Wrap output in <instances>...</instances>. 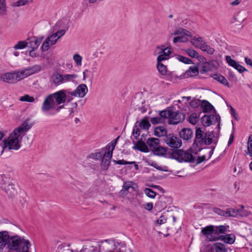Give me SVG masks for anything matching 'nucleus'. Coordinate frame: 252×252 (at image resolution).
<instances>
[{"instance_id":"obj_30","label":"nucleus","mask_w":252,"mask_h":252,"mask_svg":"<svg viewBox=\"0 0 252 252\" xmlns=\"http://www.w3.org/2000/svg\"><path fill=\"white\" fill-rule=\"evenodd\" d=\"M214 225H209L203 228L201 230V233L209 241V237L211 236L212 232L214 231Z\"/></svg>"},{"instance_id":"obj_41","label":"nucleus","mask_w":252,"mask_h":252,"mask_svg":"<svg viewBox=\"0 0 252 252\" xmlns=\"http://www.w3.org/2000/svg\"><path fill=\"white\" fill-rule=\"evenodd\" d=\"M102 149L96 153H91L87 156L88 158H92L95 160L100 159L103 156Z\"/></svg>"},{"instance_id":"obj_44","label":"nucleus","mask_w":252,"mask_h":252,"mask_svg":"<svg viewBox=\"0 0 252 252\" xmlns=\"http://www.w3.org/2000/svg\"><path fill=\"white\" fill-rule=\"evenodd\" d=\"M171 110L170 108L167 109V110H164L161 111L159 113V116L162 119L168 118L169 119L170 113Z\"/></svg>"},{"instance_id":"obj_20","label":"nucleus","mask_w":252,"mask_h":252,"mask_svg":"<svg viewBox=\"0 0 252 252\" xmlns=\"http://www.w3.org/2000/svg\"><path fill=\"white\" fill-rule=\"evenodd\" d=\"M167 152V148L158 146L156 149L153 150V153L154 155L163 157L166 158H168L167 156H168V153Z\"/></svg>"},{"instance_id":"obj_6","label":"nucleus","mask_w":252,"mask_h":252,"mask_svg":"<svg viewBox=\"0 0 252 252\" xmlns=\"http://www.w3.org/2000/svg\"><path fill=\"white\" fill-rule=\"evenodd\" d=\"M170 114V117L168 120V123L169 125H177L183 122L186 118L185 114L179 111H173L171 110Z\"/></svg>"},{"instance_id":"obj_22","label":"nucleus","mask_w":252,"mask_h":252,"mask_svg":"<svg viewBox=\"0 0 252 252\" xmlns=\"http://www.w3.org/2000/svg\"><path fill=\"white\" fill-rule=\"evenodd\" d=\"M9 238V234L7 231H2L0 232V249L7 246L8 239Z\"/></svg>"},{"instance_id":"obj_16","label":"nucleus","mask_w":252,"mask_h":252,"mask_svg":"<svg viewBox=\"0 0 252 252\" xmlns=\"http://www.w3.org/2000/svg\"><path fill=\"white\" fill-rule=\"evenodd\" d=\"M192 154H193L192 152L189 151L188 150L186 151L185 155H184L183 158H176L173 157V156H171V157L172 158V159H175L179 162H182L184 161L186 162L193 163L194 162L195 158L192 156Z\"/></svg>"},{"instance_id":"obj_4","label":"nucleus","mask_w":252,"mask_h":252,"mask_svg":"<svg viewBox=\"0 0 252 252\" xmlns=\"http://www.w3.org/2000/svg\"><path fill=\"white\" fill-rule=\"evenodd\" d=\"M151 126L148 117H145L140 121H137L134 124L132 131V134L134 139L138 140L140 134L141 128L143 130H148Z\"/></svg>"},{"instance_id":"obj_18","label":"nucleus","mask_w":252,"mask_h":252,"mask_svg":"<svg viewBox=\"0 0 252 252\" xmlns=\"http://www.w3.org/2000/svg\"><path fill=\"white\" fill-rule=\"evenodd\" d=\"M169 197H166L164 196H160L159 200L155 204V207L158 211H161L167 207V202L169 201Z\"/></svg>"},{"instance_id":"obj_45","label":"nucleus","mask_w":252,"mask_h":252,"mask_svg":"<svg viewBox=\"0 0 252 252\" xmlns=\"http://www.w3.org/2000/svg\"><path fill=\"white\" fill-rule=\"evenodd\" d=\"M176 58L179 61L185 63V64H190V63H194L191 60L184 57L182 55H176Z\"/></svg>"},{"instance_id":"obj_32","label":"nucleus","mask_w":252,"mask_h":252,"mask_svg":"<svg viewBox=\"0 0 252 252\" xmlns=\"http://www.w3.org/2000/svg\"><path fill=\"white\" fill-rule=\"evenodd\" d=\"M120 136H118L116 139L112 140L110 143L107 144L105 148L102 149V151L106 152H112V155H113V151L115 149L116 145L117 143V141L119 139Z\"/></svg>"},{"instance_id":"obj_27","label":"nucleus","mask_w":252,"mask_h":252,"mask_svg":"<svg viewBox=\"0 0 252 252\" xmlns=\"http://www.w3.org/2000/svg\"><path fill=\"white\" fill-rule=\"evenodd\" d=\"M211 77L215 80H217L221 84L227 87L228 88L230 87V85L228 82L226 78L223 76L222 75L220 74H214L211 75Z\"/></svg>"},{"instance_id":"obj_26","label":"nucleus","mask_w":252,"mask_h":252,"mask_svg":"<svg viewBox=\"0 0 252 252\" xmlns=\"http://www.w3.org/2000/svg\"><path fill=\"white\" fill-rule=\"evenodd\" d=\"M40 43L41 40H38V39L36 37L33 36L32 37L30 41L28 42V46L32 48V51H34L37 49Z\"/></svg>"},{"instance_id":"obj_61","label":"nucleus","mask_w":252,"mask_h":252,"mask_svg":"<svg viewBox=\"0 0 252 252\" xmlns=\"http://www.w3.org/2000/svg\"><path fill=\"white\" fill-rule=\"evenodd\" d=\"M57 37V33H53L51 34L49 37L47 38H49V41H50L51 45H54L58 40V38H56Z\"/></svg>"},{"instance_id":"obj_14","label":"nucleus","mask_w":252,"mask_h":252,"mask_svg":"<svg viewBox=\"0 0 252 252\" xmlns=\"http://www.w3.org/2000/svg\"><path fill=\"white\" fill-rule=\"evenodd\" d=\"M225 60L227 63L231 66H232L235 69L237 70L240 73H243L245 71H247V69L244 66L240 65L237 62L233 60L229 56L225 57Z\"/></svg>"},{"instance_id":"obj_24","label":"nucleus","mask_w":252,"mask_h":252,"mask_svg":"<svg viewBox=\"0 0 252 252\" xmlns=\"http://www.w3.org/2000/svg\"><path fill=\"white\" fill-rule=\"evenodd\" d=\"M201 107L203 113H209L212 110H214L216 112L214 107L207 100H203L201 101Z\"/></svg>"},{"instance_id":"obj_53","label":"nucleus","mask_w":252,"mask_h":252,"mask_svg":"<svg viewBox=\"0 0 252 252\" xmlns=\"http://www.w3.org/2000/svg\"><path fill=\"white\" fill-rule=\"evenodd\" d=\"M29 2L28 0H19L18 1H15L12 4V6L15 7H19L21 6H23L26 5Z\"/></svg>"},{"instance_id":"obj_37","label":"nucleus","mask_w":252,"mask_h":252,"mask_svg":"<svg viewBox=\"0 0 252 252\" xmlns=\"http://www.w3.org/2000/svg\"><path fill=\"white\" fill-rule=\"evenodd\" d=\"M77 77V75H76L75 74H62L63 82V83H64L66 82L72 81L74 79L76 78Z\"/></svg>"},{"instance_id":"obj_9","label":"nucleus","mask_w":252,"mask_h":252,"mask_svg":"<svg viewBox=\"0 0 252 252\" xmlns=\"http://www.w3.org/2000/svg\"><path fill=\"white\" fill-rule=\"evenodd\" d=\"M201 123L204 126H209L215 124L216 121H220V117L219 114L204 115L201 119Z\"/></svg>"},{"instance_id":"obj_59","label":"nucleus","mask_w":252,"mask_h":252,"mask_svg":"<svg viewBox=\"0 0 252 252\" xmlns=\"http://www.w3.org/2000/svg\"><path fill=\"white\" fill-rule=\"evenodd\" d=\"M163 121V120L160 117H153L151 119V122L153 125L162 123Z\"/></svg>"},{"instance_id":"obj_13","label":"nucleus","mask_w":252,"mask_h":252,"mask_svg":"<svg viewBox=\"0 0 252 252\" xmlns=\"http://www.w3.org/2000/svg\"><path fill=\"white\" fill-rule=\"evenodd\" d=\"M36 66H33L17 71L20 81L33 74L36 71Z\"/></svg>"},{"instance_id":"obj_28","label":"nucleus","mask_w":252,"mask_h":252,"mask_svg":"<svg viewBox=\"0 0 252 252\" xmlns=\"http://www.w3.org/2000/svg\"><path fill=\"white\" fill-rule=\"evenodd\" d=\"M146 143L153 152V150L156 149L159 145V139L158 138H149L147 139Z\"/></svg>"},{"instance_id":"obj_43","label":"nucleus","mask_w":252,"mask_h":252,"mask_svg":"<svg viewBox=\"0 0 252 252\" xmlns=\"http://www.w3.org/2000/svg\"><path fill=\"white\" fill-rule=\"evenodd\" d=\"M204 132L200 127H196L194 140H198L204 138Z\"/></svg>"},{"instance_id":"obj_56","label":"nucleus","mask_w":252,"mask_h":252,"mask_svg":"<svg viewBox=\"0 0 252 252\" xmlns=\"http://www.w3.org/2000/svg\"><path fill=\"white\" fill-rule=\"evenodd\" d=\"M145 103V100L141 98L140 103H141V106L140 107H137L136 109H138V110L140 111L142 113H145L147 110V107L145 106V105H144V103Z\"/></svg>"},{"instance_id":"obj_25","label":"nucleus","mask_w":252,"mask_h":252,"mask_svg":"<svg viewBox=\"0 0 252 252\" xmlns=\"http://www.w3.org/2000/svg\"><path fill=\"white\" fill-rule=\"evenodd\" d=\"M186 151H184L182 149H175L174 150H173V151L172 152H169L168 153V156H167L168 158H172L171 156H173V157L176 158H183L184 155H185Z\"/></svg>"},{"instance_id":"obj_2","label":"nucleus","mask_w":252,"mask_h":252,"mask_svg":"<svg viewBox=\"0 0 252 252\" xmlns=\"http://www.w3.org/2000/svg\"><path fill=\"white\" fill-rule=\"evenodd\" d=\"M66 94H69V92L62 90L48 95L42 103V111L44 112L50 111L52 107L53 104L55 103L54 99L57 105L64 103L67 99Z\"/></svg>"},{"instance_id":"obj_60","label":"nucleus","mask_w":252,"mask_h":252,"mask_svg":"<svg viewBox=\"0 0 252 252\" xmlns=\"http://www.w3.org/2000/svg\"><path fill=\"white\" fill-rule=\"evenodd\" d=\"M217 231L220 234H224L226 231V227L225 225H219L215 226Z\"/></svg>"},{"instance_id":"obj_49","label":"nucleus","mask_w":252,"mask_h":252,"mask_svg":"<svg viewBox=\"0 0 252 252\" xmlns=\"http://www.w3.org/2000/svg\"><path fill=\"white\" fill-rule=\"evenodd\" d=\"M144 191L147 196L151 198H154L157 195L156 192L150 188H146Z\"/></svg>"},{"instance_id":"obj_52","label":"nucleus","mask_w":252,"mask_h":252,"mask_svg":"<svg viewBox=\"0 0 252 252\" xmlns=\"http://www.w3.org/2000/svg\"><path fill=\"white\" fill-rule=\"evenodd\" d=\"M141 99H138L136 98H135L131 102V105L135 110H138V109H136L137 107H140L141 106V103H140Z\"/></svg>"},{"instance_id":"obj_39","label":"nucleus","mask_w":252,"mask_h":252,"mask_svg":"<svg viewBox=\"0 0 252 252\" xmlns=\"http://www.w3.org/2000/svg\"><path fill=\"white\" fill-rule=\"evenodd\" d=\"M222 235H220L218 231H217L215 227H214V231L212 232V234L211 236L209 237L210 241H216L218 240H220V238H221V236Z\"/></svg>"},{"instance_id":"obj_36","label":"nucleus","mask_w":252,"mask_h":252,"mask_svg":"<svg viewBox=\"0 0 252 252\" xmlns=\"http://www.w3.org/2000/svg\"><path fill=\"white\" fill-rule=\"evenodd\" d=\"M157 68L161 75H166L167 73V66L161 62H157Z\"/></svg>"},{"instance_id":"obj_1","label":"nucleus","mask_w":252,"mask_h":252,"mask_svg":"<svg viewBox=\"0 0 252 252\" xmlns=\"http://www.w3.org/2000/svg\"><path fill=\"white\" fill-rule=\"evenodd\" d=\"M28 120L24 121L20 126L14 129L7 139L3 140L1 154L6 148H8L9 150H17L20 149L21 147L19 140L20 134L27 132L32 127V126L28 124Z\"/></svg>"},{"instance_id":"obj_15","label":"nucleus","mask_w":252,"mask_h":252,"mask_svg":"<svg viewBox=\"0 0 252 252\" xmlns=\"http://www.w3.org/2000/svg\"><path fill=\"white\" fill-rule=\"evenodd\" d=\"M241 208L240 209H238L236 208H230V211L232 217H247L249 215V213L248 211L245 210L244 208V206L243 205L241 206Z\"/></svg>"},{"instance_id":"obj_23","label":"nucleus","mask_w":252,"mask_h":252,"mask_svg":"<svg viewBox=\"0 0 252 252\" xmlns=\"http://www.w3.org/2000/svg\"><path fill=\"white\" fill-rule=\"evenodd\" d=\"M167 130L164 126H158L154 128V135L160 137L162 136H166L167 135Z\"/></svg>"},{"instance_id":"obj_29","label":"nucleus","mask_w":252,"mask_h":252,"mask_svg":"<svg viewBox=\"0 0 252 252\" xmlns=\"http://www.w3.org/2000/svg\"><path fill=\"white\" fill-rule=\"evenodd\" d=\"M220 240L223 241L224 243L229 244H233L235 241V236L233 234H228L221 236Z\"/></svg>"},{"instance_id":"obj_5","label":"nucleus","mask_w":252,"mask_h":252,"mask_svg":"<svg viewBox=\"0 0 252 252\" xmlns=\"http://www.w3.org/2000/svg\"><path fill=\"white\" fill-rule=\"evenodd\" d=\"M164 140V142L173 150L179 149L182 145V140L172 133L168 134Z\"/></svg>"},{"instance_id":"obj_3","label":"nucleus","mask_w":252,"mask_h":252,"mask_svg":"<svg viewBox=\"0 0 252 252\" xmlns=\"http://www.w3.org/2000/svg\"><path fill=\"white\" fill-rule=\"evenodd\" d=\"M31 247L30 242L18 235L10 236L8 239L7 248L16 252H30Z\"/></svg>"},{"instance_id":"obj_51","label":"nucleus","mask_w":252,"mask_h":252,"mask_svg":"<svg viewBox=\"0 0 252 252\" xmlns=\"http://www.w3.org/2000/svg\"><path fill=\"white\" fill-rule=\"evenodd\" d=\"M188 40V38L185 37L184 35L182 36H179L175 37L173 38V42L174 43H176L177 42H185L187 41Z\"/></svg>"},{"instance_id":"obj_50","label":"nucleus","mask_w":252,"mask_h":252,"mask_svg":"<svg viewBox=\"0 0 252 252\" xmlns=\"http://www.w3.org/2000/svg\"><path fill=\"white\" fill-rule=\"evenodd\" d=\"M19 100L21 101L32 102L34 101V98L33 97L31 96L29 94H25L24 96H21Z\"/></svg>"},{"instance_id":"obj_62","label":"nucleus","mask_w":252,"mask_h":252,"mask_svg":"<svg viewBox=\"0 0 252 252\" xmlns=\"http://www.w3.org/2000/svg\"><path fill=\"white\" fill-rule=\"evenodd\" d=\"M196 59L199 61V63H197V65L203 64L207 62V59L203 56L198 55Z\"/></svg>"},{"instance_id":"obj_38","label":"nucleus","mask_w":252,"mask_h":252,"mask_svg":"<svg viewBox=\"0 0 252 252\" xmlns=\"http://www.w3.org/2000/svg\"><path fill=\"white\" fill-rule=\"evenodd\" d=\"M200 49L203 51L206 52L208 54H213L215 52V49L207 45L206 43H203L201 45Z\"/></svg>"},{"instance_id":"obj_63","label":"nucleus","mask_w":252,"mask_h":252,"mask_svg":"<svg viewBox=\"0 0 252 252\" xmlns=\"http://www.w3.org/2000/svg\"><path fill=\"white\" fill-rule=\"evenodd\" d=\"M213 211L217 214L224 217L225 211L219 208L215 207L213 208Z\"/></svg>"},{"instance_id":"obj_54","label":"nucleus","mask_w":252,"mask_h":252,"mask_svg":"<svg viewBox=\"0 0 252 252\" xmlns=\"http://www.w3.org/2000/svg\"><path fill=\"white\" fill-rule=\"evenodd\" d=\"M73 59L77 65H81L82 58L81 56L78 54H76L73 56Z\"/></svg>"},{"instance_id":"obj_31","label":"nucleus","mask_w":252,"mask_h":252,"mask_svg":"<svg viewBox=\"0 0 252 252\" xmlns=\"http://www.w3.org/2000/svg\"><path fill=\"white\" fill-rule=\"evenodd\" d=\"M244 20V16L240 12H238L234 15L231 23H236V25H240Z\"/></svg>"},{"instance_id":"obj_48","label":"nucleus","mask_w":252,"mask_h":252,"mask_svg":"<svg viewBox=\"0 0 252 252\" xmlns=\"http://www.w3.org/2000/svg\"><path fill=\"white\" fill-rule=\"evenodd\" d=\"M50 41H49V38H46L45 39V40L44 41V42L43 43V44L40 48V49L41 50V51L42 52H45V51L48 50V49L50 48Z\"/></svg>"},{"instance_id":"obj_11","label":"nucleus","mask_w":252,"mask_h":252,"mask_svg":"<svg viewBox=\"0 0 252 252\" xmlns=\"http://www.w3.org/2000/svg\"><path fill=\"white\" fill-rule=\"evenodd\" d=\"M112 156L111 151H104V154L101 158V167L102 170L106 171L108 169L111 164Z\"/></svg>"},{"instance_id":"obj_64","label":"nucleus","mask_w":252,"mask_h":252,"mask_svg":"<svg viewBox=\"0 0 252 252\" xmlns=\"http://www.w3.org/2000/svg\"><path fill=\"white\" fill-rule=\"evenodd\" d=\"M187 32L186 30L183 29V28H180L179 30H175L174 32L171 34V35H177L182 34L183 33H185V32Z\"/></svg>"},{"instance_id":"obj_57","label":"nucleus","mask_w":252,"mask_h":252,"mask_svg":"<svg viewBox=\"0 0 252 252\" xmlns=\"http://www.w3.org/2000/svg\"><path fill=\"white\" fill-rule=\"evenodd\" d=\"M113 161L115 164H120V165L132 164L133 163H134V162L127 161L125 160L124 159L118 160H116L113 159Z\"/></svg>"},{"instance_id":"obj_58","label":"nucleus","mask_w":252,"mask_h":252,"mask_svg":"<svg viewBox=\"0 0 252 252\" xmlns=\"http://www.w3.org/2000/svg\"><path fill=\"white\" fill-rule=\"evenodd\" d=\"M198 119V117H197L195 114H192L189 117V122L192 125H195L196 123V122Z\"/></svg>"},{"instance_id":"obj_42","label":"nucleus","mask_w":252,"mask_h":252,"mask_svg":"<svg viewBox=\"0 0 252 252\" xmlns=\"http://www.w3.org/2000/svg\"><path fill=\"white\" fill-rule=\"evenodd\" d=\"M0 15H6V4L5 0H0Z\"/></svg>"},{"instance_id":"obj_40","label":"nucleus","mask_w":252,"mask_h":252,"mask_svg":"<svg viewBox=\"0 0 252 252\" xmlns=\"http://www.w3.org/2000/svg\"><path fill=\"white\" fill-rule=\"evenodd\" d=\"M213 246L216 252H227L225 245L221 243H216Z\"/></svg>"},{"instance_id":"obj_10","label":"nucleus","mask_w":252,"mask_h":252,"mask_svg":"<svg viewBox=\"0 0 252 252\" xmlns=\"http://www.w3.org/2000/svg\"><path fill=\"white\" fill-rule=\"evenodd\" d=\"M205 137L196 141L194 140L192 146L189 149V151L192 152L195 155H197L199 152L205 148L203 147V146L205 145Z\"/></svg>"},{"instance_id":"obj_12","label":"nucleus","mask_w":252,"mask_h":252,"mask_svg":"<svg viewBox=\"0 0 252 252\" xmlns=\"http://www.w3.org/2000/svg\"><path fill=\"white\" fill-rule=\"evenodd\" d=\"M88 92V87L86 85L81 84L79 85L74 91L69 92V94L72 96L80 97H84Z\"/></svg>"},{"instance_id":"obj_46","label":"nucleus","mask_w":252,"mask_h":252,"mask_svg":"<svg viewBox=\"0 0 252 252\" xmlns=\"http://www.w3.org/2000/svg\"><path fill=\"white\" fill-rule=\"evenodd\" d=\"M186 53L190 57L196 59L198 58V53L194 50L190 48H189L185 50Z\"/></svg>"},{"instance_id":"obj_55","label":"nucleus","mask_w":252,"mask_h":252,"mask_svg":"<svg viewBox=\"0 0 252 252\" xmlns=\"http://www.w3.org/2000/svg\"><path fill=\"white\" fill-rule=\"evenodd\" d=\"M200 100L198 99L194 98L189 102L190 106L192 108H197L200 105Z\"/></svg>"},{"instance_id":"obj_35","label":"nucleus","mask_w":252,"mask_h":252,"mask_svg":"<svg viewBox=\"0 0 252 252\" xmlns=\"http://www.w3.org/2000/svg\"><path fill=\"white\" fill-rule=\"evenodd\" d=\"M172 53V49L169 48V50L166 52V53H163V54L159 55L157 57V62H161L162 61L167 60L170 58V55Z\"/></svg>"},{"instance_id":"obj_17","label":"nucleus","mask_w":252,"mask_h":252,"mask_svg":"<svg viewBox=\"0 0 252 252\" xmlns=\"http://www.w3.org/2000/svg\"><path fill=\"white\" fill-rule=\"evenodd\" d=\"M134 146L132 149L135 150H138L143 153L149 152V149L144 141L142 140H137L136 142L133 141Z\"/></svg>"},{"instance_id":"obj_19","label":"nucleus","mask_w":252,"mask_h":252,"mask_svg":"<svg viewBox=\"0 0 252 252\" xmlns=\"http://www.w3.org/2000/svg\"><path fill=\"white\" fill-rule=\"evenodd\" d=\"M193 131L190 128H183L179 132L180 137L184 140H189L193 136Z\"/></svg>"},{"instance_id":"obj_34","label":"nucleus","mask_w":252,"mask_h":252,"mask_svg":"<svg viewBox=\"0 0 252 252\" xmlns=\"http://www.w3.org/2000/svg\"><path fill=\"white\" fill-rule=\"evenodd\" d=\"M146 163L149 165L154 167V168H155L156 169H157L158 170L165 171V172L168 171V169L167 166H158L157 164V163L154 161L149 160L146 161Z\"/></svg>"},{"instance_id":"obj_21","label":"nucleus","mask_w":252,"mask_h":252,"mask_svg":"<svg viewBox=\"0 0 252 252\" xmlns=\"http://www.w3.org/2000/svg\"><path fill=\"white\" fill-rule=\"evenodd\" d=\"M62 79V74L58 72H54L51 75L50 81L52 84L57 86L63 84Z\"/></svg>"},{"instance_id":"obj_8","label":"nucleus","mask_w":252,"mask_h":252,"mask_svg":"<svg viewBox=\"0 0 252 252\" xmlns=\"http://www.w3.org/2000/svg\"><path fill=\"white\" fill-rule=\"evenodd\" d=\"M219 63L216 60L207 61L205 64L200 65V72L204 74L210 71L216 70Z\"/></svg>"},{"instance_id":"obj_33","label":"nucleus","mask_w":252,"mask_h":252,"mask_svg":"<svg viewBox=\"0 0 252 252\" xmlns=\"http://www.w3.org/2000/svg\"><path fill=\"white\" fill-rule=\"evenodd\" d=\"M200 72V65H196L194 66H190L188 71H186L188 75L190 76H193L198 75Z\"/></svg>"},{"instance_id":"obj_7","label":"nucleus","mask_w":252,"mask_h":252,"mask_svg":"<svg viewBox=\"0 0 252 252\" xmlns=\"http://www.w3.org/2000/svg\"><path fill=\"white\" fill-rule=\"evenodd\" d=\"M17 71L6 72L0 77L1 81L8 84H14L20 81Z\"/></svg>"},{"instance_id":"obj_47","label":"nucleus","mask_w":252,"mask_h":252,"mask_svg":"<svg viewBox=\"0 0 252 252\" xmlns=\"http://www.w3.org/2000/svg\"><path fill=\"white\" fill-rule=\"evenodd\" d=\"M28 42L26 41H20L14 46L15 49H23L28 46Z\"/></svg>"}]
</instances>
